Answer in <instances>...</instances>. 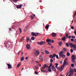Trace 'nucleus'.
Listing matches in <instances>:
<instances>
[{"label":"nucleus","instance_id":"f257e3e1","mask_svg":"<svg viewBox=\"0 0 76 76\" xmlns=\"http://www.w3.org/2000/svg\"><path fill=\"white\" fill-rule=\"evenodd\" d=\"M47 67H48V65H46V64H44L43 66L42 67V68L41 69V72H43L44 71V69Z\"/></svg>","mask_w":76,"mask_h":76},{"label":"nucleus","instance_id":"f03ea898","mask_svg":"<svg viewBox=\"0 0 76 76\" xmlns=\"http://www.w3.org/2000/svg\"><path fill=\"white\" fill-rule=\"evenodd\" d=\"M69 73H70L69 75L68 76H73V70L72 69H70Z\"/></svg>","mask_w":76,"mask_h":76},{"label":"nucleus","instance_id":"7ed1b4c3","mask_svg":"<svg viewBox=\"0 0 76 76\" xmlns=\"http://www.w3.org/2000/svg\"><path fill=\"white\" fill-rule=\"evenodd\" d=\"M66 66V65L64 64V63L63 64V65L61 67V68L59 69V70L60 71V72L62 71L64 69V66Z\"/></svg>","mask_w":76,"mask_h":76},{"label":"nucleus","instance_id":"20e7f679","mask_svg":"<svg viewBox=\"0 0 76 76\" xmlns=\"http://www.w3.org/2000/svg\"><path fill=\"white\" fill-rule=\"evenodd\" d=\"M69 45L70 46L72 47H73L74 48H76V45L73 44H72V43H69Z\"/></svg>","mask_w":76,"mask_h":76},{"label":"nucleus","instance_id":"39448f33","mask_svg":"<svg viewBox=\"0 0 76 76\" xmlns=\"http://www.w3.org/2000/svg\"><path fill=\"white\" fill-rule=\"evenodd\" d=\"M36 34L33 32H32L31 33V34L33 37H34V36H35V37H38V36L39 35L38 34V33H37Z\"/></svg>","mask_w":76,"mask_h":76},{"label":"nucleus","instance_id":"423d86ee","mask_svg":"<svg viewBox=\"0 0 76 76\" xmlns=\"http://www.w3.org/2000/svg\"><path fill=\"white\" fill-rule=\"evenodd\" d=\"M37 44H39V45H44V44H45V42L42 41L40 42H37Z\"/></svg>","mask_w":76,"mask_h":76},{"label":"nucleus","instance_id":"0eeeda50","mask_svg":"<svg viewBox=\"0 0 76 76\" xmlns=\"http://www.w3.org/2000/svg\"><path fill=\"white\" fill-rule=\"evenodd\" d=\"M67 59H68V57L66 58V59L64 61V62L63 64H64H64L65 65H67V64H69V63H68V62H66V61L67 60Z\"/></svg>","mask_w":76,"mask_h":76},{"label":"nucleus","instance_id":"6e6552de","mask_svg":"<svg viewBox=\"0 0 76 76\" xmlns=\"http://www.w3.org/2000/svg\"><path fill=\"white\" fill-rule=\"evenodd\" d=\"M64 53V51L63 50H62L59 53V57H61L62 56V54H63Z\"/></svg>","mask_w":76,"mask_h":76},{"label":"nucleus","instance_id":"1a4fd4ad","mask_svg":"<svg viewBox=\"0 0 76 76\" xmlns=\"http://www.w3.org/2000/svg\"><path fill=\"white\" fill-rule=\"evenodd\" d=\"M22 5L20 4L19 5H17L16 7L17 9H20V8L22 7Z\"/></svg>","mask_w":76,"mask_h":76},{"label":"nucleus","instance_id":"9d476101","mask_svg":"<svg viewBox=\"0 0 76 76\" xmlns=\"http://www.w3.org/2000/svg\"><path fill=\"white\" fill-rule=\"evenodd\" d=\"M35 17V15L34 14H33L31 15V20H33V19H34V18Z\"/></svg>","mask_w":76,"mask_h":76},{"label":"nucleus","instance_id":"9b49d317","mask_svg":"<svg viewBox=\"0 0 76 76\" xmlns=\"http://www.w3.org/2000/svg\"><path fill=\"white\" fill-rule=\"evenodd\" d=\"M52 69L53 71H54L55 72H56V68L55 67V66H54L53 65H52Z\"/></svg>","mask_w":76,"mask_h":76},{"label":"nucleus","instance_id":"f8f14e48","mask_svg":"<svg viewBox=\"0 0 76 76\" xmlns=\"http://www.w3.org/2000/svg\"><path fill=\"white\" fill-rule=\"evenodd\" d=\"M39 52L38 50H36V52L35 53V55L36 56H37L39 55Z\"/></svg>","mask_w":76,"mask_h":76},{"label":"nucleus","instance_id":"ddd939ff","mask_svg":"<svg viewBox=\"0 0 76 76\" xmlns=\"http://www.w3.org/2000/svg\"><path fill=\"white\" fill-rule=\"evenodd\" d=\"M7 65L8 66V68L10 69H11L12 67V65H11L10 64H7Z\"/></svg>","mask_w":76,"mask_h":76},{"label":"nucleus","instance_id":"4468645a","mask_svg":"<svg viewBox=\"0 0 76 76\" xmlns=\"http://www.w3.org/2000/svg\"><path fill=\"white\" fill-rule=\"evenodd\" d=\"M71 58L72 60H75L76 59V56L75 55H72Z\"/></svg>","mask_w":76,"mask_h":76},{"label":"nucleus","instance_id":"2eb2a0df","mask_svg":"<svg viewBox=\"0 0 76 76\" xmlns=\"http://www.w3.org/2000/svg\"><path fill=\"white\" fill-rule=\"evenodd\" d=\"M51 34L52 35L53 37H55L56 36L57 34L54 33H52Z\"/></svg>","mask_w":76,"mask_h":76},{"label":"nucleus","instance_id":"dca6fc26","mask_svg":"<svg viewBox=\"0 0 76 76\" xmlns=\"http://www.w3.org/2000/svg\"><path fill=\"white\" fill-rule=\"evenodd\" d=\"M26 47L27 49H29L30 48V45L28 44H27L26 45Z\"/></svg>","mask_w":76,"mask_h":76},{"label":"nucleus","instance_id":"f3484780","mask_svg":"<svg viewBox=\"0 0 76 76\" xmlns=\"http://www.w3.org/2000/svg\"><path fill=\"white\" fill-rule=\"evenodd\" d=\"M49 25L48 24H47V25L45 26V28L46 29H48V28H49Z\"/></svg>","mask_w":76,"mask_h":76},{"label":"nucleus","instance_id":"a211bd4d","mask_svg":"<svg viewBox=\"0 0 76 76\" xmlns=\"http://www.w3.org/2000/svg\"><path fill=\"white\" fill-rule=\"evenodd\" d=\"M45 53H46V54H48L50 53L46 50H45Z\"/></svg>","mask_w":76,"mask_h":76},{"label":"nucleus","instance_id":"6ab92c4d","mask_svg":"<svg viewBox=\"0 0 76 76\" xmlns=\"http://www.w3.org/2000/svg\"><path fill=\"white\" fill-rule=\"evenodd\" d=\"M46 41L48 43H49V42L51 41V39H46Z\"/></svg>","mask_w":76,"mask_h":76},{"label":"nucleus","instance_id":"aec40b11","mask_svg":"<svg viewBox=\"0 0 76 76\" xmlns=\"http://www.w3.org/2000/svg\"><path fill=\"white\" fill-rule=\"evenodd\" d=\"M6 47L7 48H9V47H10V44H9V43L7 44L6 45Z\"/></svg>","mask_w":76,"mask_h":76},{"label":"nucleus","instance_id":"412c9836","mask_svg":"<svg viewBox=\"0 0 76 76\" xmlns=\"http://www.w3.org/2000/svg\"><path fill=\"white\" fill-rule=\"evenodd\" d=\"M49 57L50 58H54V57H53V56L52 55H50L49 56Z\"/></svg>","mask_w":76,"mask_h":76},{"label":"nucleus","instance_id":"4be33fe9","mask_svg":"<svg viewBox=\"0 0 76 76\" xmlns=\"http://www.w3.org/2000/svg\"><path fill=\"white\" fill-rule=\"evenodd\" d=\"M62 41H65L66 40V37H64L62 39Z\"/></svg>","mask_w":76,"mask_h":76},{"label":"nucleus","instance_id":"5701e85b","mask_svg":"<svg viewBox=\"0 0 76 76\" xmlns=\"http://www.w3.org/2000/svg\"><path fill=\"white\" fill-rule=\"evenodd\" d=\"M65 44L66 45V47H69V44H68L67 43H65Z\"/></svg>","mask_w":76,"mask_h":76},{"label":"nucleus","instance_id":"b1692460","mask_svg":"<svg viewBox=\"0 0 76 76\" xmlns=\"http://www.w3.org/2000/svg\"><path fill=\"white\" fill-rule=\"evenodd\" d=\"M24 60V57L23 56L21 58V61H23Z\"/></svg>","mask_w":76,"mask_h":76},{"label":"nucleus","instance_id":"393cba45","mask_svg":"<svg viewBox=\"0 0 76 76\" xmlns=\"http://www.w3.org/2000/svg\"><path fill=\"white\" fill-rule=\"evenodd\" d=\"M29 40V38L28 37H27L26 38V41L27 42H28Z\"/></svg>","mask_w":76,"mask_h":76},{"label":"nucleus","instance_id":"a878e982","mask_svg":"<svg viewBox=\"0 0 76 76\" xmlns=\"http://www.w3.org/2000/svg\"><path fill=\"white\" fill-rule=\"evenodd\" d=\"M48 71H49V72H51V68H48Z\"/></svg>","mask_w":76,"mask_h":76},{"label":"nucleus","instance_id":"bb28decb","mask_svg":"<svg viewBox=\"0 0 76 76\" xmlns=\"http://www.w3.org/2000/svg\"><path fill=\"white\" fill-rule=\"evenodd\" d=\"M63 44V43H62L61 42L59 41V45H61V44Z\"/></svg>","mask_w":76,"mask_h":76},{"label":"nucleus","instance_id":"cd10ccee","mask_svg":"<svg viewBox=\"0 0 76 76\" xmlns=\"http://www.w3.org/2000/svg\"><path fill=\"white\" fill-rule=\"evenodd\" d=\"M31 40H34V39H35V37H32L31 38Z\"/></svg>","mask_w":76,"mask_h":76},{"label":"nucleus","instance_id":"c85d7f7f","mask_svg":"<svg viewBox=\"0 0 76 76\" xmlns=\"http://www.w3.org/2000/svg\"><path fill=\"white\" fill-rule=\"evenodd\" d=\"M61 57H62L63 58H65L66 56H65V55L63 54L62 55Z\"/></svg>","mask_w":76,"mask_h":76},{"label":"nucleus","instance_id":"c756f323","mask_svg":"<svg viewBox=\"0 0 76 76\" xmlns=\"http://www.w3.org/2000/svg\"><path fill=\"white\" fill-rule=\"evenodd\" d=\"M65 35H66V38H68V36L69 35V34H68V33H66V34Z\"/></svg>","mask_w":76,"mask_h":76},{"label":"nucleus","instance_id":"7c9ffc66","mask_svg":"<svg viewBox=\"0 0 76 76\" xmlns=\"http://www.w3.org/2000/svg\"><path fill=\"white\" fill-rule=\"evenodd\" d=\"M39 58L40 60H41V61H42L43 60V58Z\"/></svg>","mask_w":76,"mask_h":76},{"label":"nucleus","instance_id":"2f4dec72","mask_svg":"<svg viewBox=\"0 0 76 76\" xmlns=\"http://www.w3.org/2000/svg\"><path fill=\"white\" fill-rule=\"evenodd\" d=\"M67 56H70V53L69 52H67Z\"/></svg>","mask_w":76,"mask_h":76},{"label":"nucleus","instance_id":"473e14b6","mask_svg":"<svg viewBox=\"0 0 76 76\" xmlns=\"http://www.w3.org/2000/svg\"><path fill=\"white\" fill-rule=\"evenodd\" d=\"M20 66V63H19L18 65H17V67H19V66Z\"/></svg>","mask_w":76,"mask_h":76},{"label":"nucleus","instance_id":"72a5a7b5","mask_svg":"<svg viewBox=\"0 0 76 76\" xmlns=\"http://www.w3.org/2000/svg\"><path fill=\"white\" fill-rule=\"evenodd\" d=\"M50 63H53V60L52 59H51L50 60Z\"/></svg>","mask_w":76,"mask_h":76},{"label":"nucleus","instance_id":"f704fd0d","mask_svg":"<svg viewBox=\"0 0 76 76\" xmlns=\"http://www.w3.org/2000/svg\"><path fill=\"white\" fill-rule=\"evenodd\" d=\"M19 29L20 30V33H21V32H22V30L21 29V28H19Z\"/></svg>","mask_w":76,"mask_h":76},{"label":"nucleus","instance_id":"c9c22d12","mask_svg":"<svg viewBox=\"0 0 76 76\" xmlns=\"http://www.w3.org/2000/svg\"><path fill=\"white\" fill-rule=\"evenodd\" d=\"M56 56V54H54L53 55V57H55Z\"/></svg>","mask_w":76,"mask_h":76},{"label":"nucleus","instance_id":"e433bc0d","mask_svg":"<svg viewBox=\"0 0 76 76\" xmlns=\"http://www.w3.org/2000/svg\"><path fill=\"white\" fill-rule=\"evenodd\" d=\"M66 48H64L63 49V50H64V51H66Z\"/></svg>","mask_w":76,"mask_h":76},{"label":"nucleus","instance_id":"4c0bfd02","mask_svg":"<svg viewBox=\"0 0 76 76\" xmlns=\"http://www.w3.org/2000/svg\"><path fill=\"white\" fill-rule=\"evenodd\" d=\"M70 51H71V53H73V50L72 49H70Z\"/></svg>","mask_w":76,"mask_h":76},{"label":"nucleus","instance_id":"58836bf2","mask_svg":"<svg viewBox=\"0 0 76 76\" xmlns=\"http://www.w3.org/2000/svg\"><path fill=\"white\" fill-rule=\"evenodd\" d=\"M74 43H76V39H74Z\"/></svg>","mask_w":76,"mask_h":76},{"label":"nucleus","instance_id":"ea45409f","mask_svg":"<svg viewBox=\"0 0 76 76\" xmlns=\"http://www.w3.org/2000/svg\"><path fill=\"white\" fill-rule=\"evenodd\" d=\"M56 57L58 59V55H56Z\"/></svg>","mask_w":76,"mask_h":76},{"label":"nucleus","instance_id":"a19ab883","mask_svg":"<svg viewBox=\"0 0 76 76\" xmlns=\"http://www.w3.org/2000/svg\"><path fill=\"white\" fill-rule=\"evenodd\" d=\"M34 73L35 74H36V75H38V73L37 72L35 71L34 72Z\"/></svg>","mask_w":76,"mask_h":76},{"label":"nucleus","instance_id":"79ce46f5","mask_svg":"<svg viewBox=\"0 0 76 76\" xmlns=\"http://www.w3.org/2000/svg\"><path fill=\"white\" fill-rule=\"evenodd\" d=\"M71 28L72 29H74V27L73 26H72L71 27Z\"/></svg>","mask_w":76,"mask_h":76},{"label":"nucleus","instance_id":"37998d69","mask_svg":"<svg viewBox=\"0 0 76 76\" xmlns=\"http://www.w3.org/2000/svg\"><path fill=\"white\" fill-rule=\"evenodd\" d=\"M72 67H74V64H71Z\"/></svg>","mask_w":76,"mask_h":76},{"label":"nucleus","instance_id":"c03bdc74","mask_svg":"<svg viewBox=\"0 0 76 76\" xmlns=\"http://www.w3.org/2000/svg\"><path fill=\"white\" fill-rule=\"evenodd\" d=\"M72 60L73 63H75V60Z\"/></svg>","mask_w":76,"mask_h":76},{"label":"nucleus","instance_id":"a18cd8bd","mask_svg":"<svg viewBox=\"0 0 76 76\" xmlns=\"http://www.w3.org/2000/svg\"><path fill=\"white\" fill-rule=\"evenodd\" d=\"M71 38H72L74 39H75V37L74 36H71Z\"/></svg>","mask_w":76,"mask_h":76},{"label":"nucleus","instance_id":"49530a36","mask_svg":"<svg viewBox=\"0 0 76 76\" xmlns=\"http://www.w3.org/2000/svg\"><path fill=\"white\" fill-rule=\"evenodd\" d=\"M53 65V64H52V63H50V66H52H52H53L52 65Z\"/></svg>","mask_w":76,"mask_h":76},{"label":"nucleus","instance_id":"de8ad7c7","mask_svg":"<svg viewBox=\"0 0 76 76\" xmlns=\"http://www.w3.org/2000/svg\"><path fill=\"white\" fill-rule=\"evenodd\" d=\"M51 66H50V65L49 66H48V69H50V68H51Z\"/></svg>","mask_w":76,"mask_h":76},{"label":"nucleus","instance_id":"09e8293b","mask_svg":"<svg viewBox=\"0 0 76 76\" xmlns=\"http://www.w3.org/2000/svg\"><path fill=\"white\" fill-rule=\"evenodd\" d=\"M13 1H18V0H12Z\"/></svg>","mask_w":76,"mask_h":76},{"label":"nucleus","instance_id":"8fccbe9b","mask_svg":"<svg viewBox=\"0 0 76 76\" xmlns=\"http://www.w3.org/2000/svg\"><path fill=\"white\" fill-rule=\"evenodd\" d=\"M74 34L76 35V30H75L74 31Z\"/></svg>","mask_w":76,"mask_h":76},{"label":"nucleus","instance_id":"3c124183","mask_svg":"<svg viewBox=\"0 0 76 76\" xmlns=\"http://www.w3.org/2000/svg\"><path fill=\"white\" fill-rule=\"evenodd\" d=\"M71 40L72 41H74V39H71Z\"/></svg>","mask_w":76,"mask_h":76},{"label":"nucleus","instance_id":"603ef678","mask_svg":"<svg viewBox=\"0 0 76 76\" xmlns=\"http://www.w3.org/2000/svg\"><path fill=\"white\" fill-rule=\"evenodd\" d=\"M36 63H37V64H38V63L39 64V61H36Z\"/></svg>","mask_w":76,"mask_h":76},{"label":"nucleus","instance_id":"864d4df0","mask_svg":"<svg viewBox=\"0 0 76 76\" xmlns=\"http://www.w3.org/2000/svg\"><path fill=\"white\" fill-rule=\"evenodd\" d=\"M75 14H74V16L73 17V18H75Z\"/></svg>","mask_w":76,"mask_h":76},{"label":"nucleus","instance_id":"5fc2aeb1","mask_svg":"<svg viewBox=\"0 0 76 76\" xmlns=\"http://www.w3.org/2000/svg\"><path fill=\"white\" fill-rule=\"evenodd\" d=\"M68 38H69V39H70V38H71V36H69L68 37Z\"/></svg>","mask_w":76,"mask_h":76},{"label":"nucleus","instance_id":"6e6d98bb","mask_svg":"<svg viewBox=\"0 0 76 76\" xmlns=\"http://www.w3.org/2000/svg\"><path fill=\"white\" fill-rule=\"evenodd\" d=\"M54 40H52V43H54Z\"/></svg>","mask_w":76,"mask_h":76},{"label":"nucleus","instance_id":"4d7b16f0","mask_svg":"<svg viewBox=\"0 0 76 76\" xmlns=\"http://www.w3.org/2000/svg\"><path fill=\"white\" fill-rule=\"evenodd\" d=\"M48 43V44L49 45H51V43Z\"/></svg>","mask_w":76,"mask_h":76},{"label":"nucleus","instance_id":"13d9d810","mask_svg":"<svg viewBox=\"0 0 76 76\" xmlns=\"http://www.w3.org/2000/svg\"><path fill=\"white\" fill-rule=\"evenodd\" d=\"M69 72H66V75L68 76V75H69Z\"/></svg>","mask_w":76,"mask_h":76},{"label":"nucleus","instance_id":"bf43d9fd","mask_svg":"<svg viewBox=\"0 0 76 76\" xmlns=\"http://www.w3.org/2000/svg\"><path fill=\"white\" fill-rule=\"evenodd\" d=\"M74 72H76V69H74Z\"/></svg>","mask_w":76,"mask_h":76},{"label":"nucleus","instance_id":"052dcab7","mask_svg":"<svg viewBox=\"0 0 76 76\" xmlns=\"http://www.w3.org/2000/svg\"><path fill=\"white\" fill-rule=\"evenodd\" d=\"M55 64L56 65V66H58V63H55Z\"/></svg>","mask_w":76,"mask_h":76},{"label":"nucleus","instance_id":"680f3d73","mask_svg":"<svg viewBox=\"0 0 76 76\" xmlns=\"http://www.w3.org/2000/svg\"><path fill=\"white\" fill-rule=\"evenodd\" d=\"M26 60H28V57H26L25 58Z\"/></svg>","mask_w":76,"mask_h":76},{"label":"nucleus","instance_id":"e2e57ef3","mask_svg":"<svg viewBox=\"0 0 76 76\" xmlns=\"http://www.w3.org/2000/svg\"><path fill=\"white\" fill-rule=\"evenodd\" d=\"M20 52H21V51H19L18 52V54H20Z\"/></svg>","mask_w":76,"mask_h":76},{"label":"nucleus","instance_id":"0e129e2a","mask_svg":"<svg viewBox=\"0 0 76 76\" xmlns=\"http://www.w3.org/2000/svg\"><path fill=\"white\" fill-rule=\"evenodd\" d=\"M23 38H22L21 39V41H22V40H23Z\"/></svg>","mask_w":76,"mask_h":76},{"label":"nucleus","instance_id":"69168bd1","mask_svg":"<svg viewBox=\"0 0 76 76\" xmlns=\"http://www.w3.org/2000/svg\"><path fill=\"white\" fill-rule=\"evenodd\" d=\"M62 62H63L61 61H60V63L61 64V63H62Z\"/></svg>","mask_w":76,"mask_h":76},{"label":"nucleus","instance_id":"338daca9","mask_svg":"<svg viewBox=\"0 0 76 76\" xmlns=\"http://www.w3.org/2000/svg\"><path fill=\"white\" fill-rule=\"evenodd\" d=\"M23 54V51H22L21 52V54H22H22Z\"/></svg>","mask_w":76,"mask_h":76},{"label":"nucleus","instance_id":"774afa93","mask_svg":"<svg viewBox=\"0 0 76 76\" xmlns=\"http://www.w3.org/2000/svg\"><path fill=\"white\" fill-rule=\"evenodd\" d=\"M24 69V68H23L21 70V71H22V70H23Z\"/></svg>","mask_w":76,"mask_h":76}]
</instances>
